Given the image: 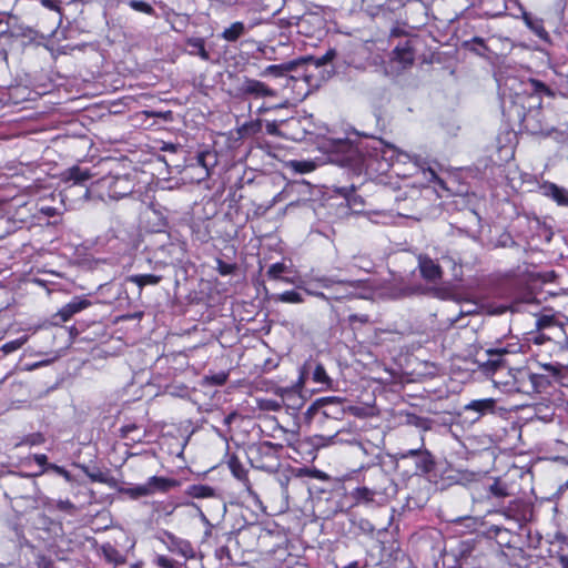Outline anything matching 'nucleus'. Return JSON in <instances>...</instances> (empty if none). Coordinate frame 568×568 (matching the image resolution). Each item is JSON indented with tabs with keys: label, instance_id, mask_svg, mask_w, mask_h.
<instances>
[{
	"label": "nucleus",
	"instance_id": "nucleus-1",
	"mask_svg": "<svg viewBox=\"0 0 568 568\" xmlns=\"http://www.w3.org/2000/svg\"><path fill=\"white\" fill-rule=\"evenodd\" d=\"M541 367L546 374L534 373L526 366L511 369L508 381L498 379L503 384V392L534 395L546 390L552 379L557 381L561 377L564 365L560 363L542 364Z\"/></svg>",
	"mask_w": 568,
	"mask_h": 568
},
{
	"label": "nucleus",
	"instance_id": "nucleus-2",
	"mask_svg": "<svg viewBox=\"0 0 568 568\" xmlns=\"http://www.w3.org/2000/svg\"><path fill=\"white\" fill-rule=\"evenodd\" d=\"M346 415L344 399L336 396L321 397L314 400L306 412L304 419L316 428H326L327 423H334L329 427V438H335L341 432V422Z\"/></svg>",
	"mask_w": 568,
	"mask_h": 568
},
{
	"label": "nucleus",
	"instance_id": "nucleus-3",
	"mask_svg": "<svg viewBox=\"0 0 568 568\" xmlns=\"http://www.w3.org/2000/svg\"><path fill=\"white\" fill-rule=\"evenodd\" d=\"M92 174L88 169L72 166L63 174L65 186L60 192L61 202L69 209H75L82 203L97 196L94 183L88 186V181Z\"/></svg>",
	"mask_w": 568,
	"mask_h": 568
},
{
	"label": "nucleus",
	"instance_id": "nucleus-4",
	"mask_svg": "<svg viewBox=\"0 0 568 568\" xmlns=\"http://www.w3.org/2000/svg\"><path fill=\"white\" fill-rule=\"evenodd\" d=\"M135 183L129 175H108L97 182L94 187L97 191V197L104 201L121 200L130 195L134 190Z\"/></svg>",
	"mask_w": 568,
	"mask_h": 568
},
{
	"label": "nucleus",
	"instance_id": "nucleus-5",
	"mask_svg": "<svg viewBox=\"0 0 568 568\" xmlns=\"http://www.w3.org/2000/svg\"><path fill=\"white\" fill-rule=\"evenodd\" d=\"M508 354V351L504 347L500 348H488L485 352L487 357L485 361L477 359L479 367L486 375H490L493 383L496 387L503 390V384L498 382L508 381L511 374V367L506 364L504 356Z\"/></svg>",
	"mask_w": 568,
	"mask_h": 568
},
{
	"label": "nucleus",
	"instance_id": "nucleus-6",
	"mask_svg": "<svg viewBox=\"0 0 568 568\" xmlns=\"http://www.w3.org/2000/svg\"><path fill=\"white\" fill-rule=\"evenodd\" d=\"M363 480L377 495L378 504L387 501L397 494V485L382 467L369 469Z\"/></svg>",
	"mask_w": 568,
	"mask_h": 568
},
{
	"label": "nucleus",
	"instance_id": "nucleus-7",
	"mask_svg": "<svg viewBox=\"0 0 568 568\" xmlns=\"http://www.w3.org/2000/svg\"><path fill=\"white\" fill-rule=\"evenodd\" d=\"M361 148L365 150L371 158L384 160L387 166L392 165L395 159L399 160L400 158L414 161L417 166L420 165L419 159L416 155L412 156L406 152L399 151L395 145L385 143L381 139H374L366 144H362Z\"/></svg>",
	"mask_w": 568,
	"mask_h": 568
},
{
	"label": "nucleus",
	"instance_id": "nucleus-8",
	"mask_svg": "<svg viewBox=\"0 0 568 568\" xmlns=\"http://www.w3.org/2000/svg\"><path fill=\"white\" fill-rule=\"evenodd\" d=\"M178 485L179 483L176 479L152 476L144 484L121 488L120 493L129 496L132 499H138L141 497L151 496L156 491H169L171 488L176 487Z\"/></svg>",
	"mask_w": 568,
	"mask_h": 568
},
{
	"label": "nucleus",
	"instance_id": "nucleus-9",
	"mask_svg": "<svg viewBox=\"0 0 568 568\" xmlns=\"http://www.w3.org/2000/svg\"><path fill=\"white\" fill-rule=\"evenodd\" d=\"M237 95L241 98L263 99L276 97V91L264 82L243 77L236 88Z\"/></svg>",
	"mask_w": 568,
	"mask_h": 568
},
{
	"label": "nucleus",
	"instance_id": "nucleus-10",
	"mask_svg": "<svg viewBox=\"0 0 568 568\" xmlns=\"http://www.w3.org/2000/svg\"><path fill=\"white\" fill-rule=\"evenodd\" d=\"M91 305V302L84 297L75 296L71 302L61 307L54 315L53 321L55 324L68 322L74 314L85 310Z\"/></svg>",
	"mask_w": 568,
	"mask_h": 568
},
{
	"label": "nucleus",
	"instance_id": "nucleus-11",
	"mask_svg": "<svg viewBox=\"0 0 568 568\" xmlns=\"http://www.w3.org/2000/svg\"><path fill=\"white\" fill-rule=\"evenodd\" d=\"M300 65L298 59L292 60L281 64H271L266 67L262 72V77H274V78H285L286 85L290 82H295V77H288L287 74L294 71Z\"/></svg>",
	"mask_w": 568,
	"mask_h": 568
},
{
	"label": "nucleus",
	"instance_id": "nucleus-12",
	"mask_svg": "<svg viewBox=\"0 0 568 568\" xmlns=\"http://www.w3.org/2000/svg\"><path fill=\"white\" fill-rule=\"evenodd\" d=\"M496 404L497 402L494 398L474 399L464 406V410L475 413L476 416L474 417V420H478L487 414H494Z\"/></svg>",
	"mask_w": 568,
	"mask_h": 568
},
{
	"label": "nucleus",
	"instance_id": "nucleus-13",
	"mask_svg": "<svg viewBox=\"0 0 568 568\" xmlns=\"http://www.w3.org/2000/svg\"><path fill=\"white\" fill-rule=\"evenodd\" d=\"M187 495L193 498H210L215 499L217 504L221 506L222 510H226V506L223 503V499L221 498L220 494L214 489L213 487L209 485L203 484H194L187 487L186 490Z\"/></svg>",
	"mask_w": 568,
	"mask_h": 568
},
{
	"label": "nucleus",
	"instance_id": "nucleus-14",
	"mask_svg": "<svg viewBox=\"0 0 568 568\" xmlns=\"http://www.w3.org/2000/svg\"><path fill=\"white\" fill-rule=\"evenodd\" d=\"M418 267L422 276L428 282H437L442 278L440 266L426 255H419Z\"/></svg>",
	"mask_w": 568,
	"mask_h": 568
},
{
	"label": "nucleus",
	"instance_id": "nucleus-15",
	"mask_svg": "<svg viewBox=\"0 0 568 568\" xmlns=\"http://www.w3.org/2000/svg\"><path fill=\"white\" fill-rule=\"evenodd\" d=\"M168 549L172 552L179 554L185 559L194 557V549L187 540L180 539L171 532H165Z\"/></svg>",
	"mask_w": 568,
	"mask_h": 568
},
{
	"label": "nucleus",
	"instance_id": "nucleus-16",
	"mask_svg": "<svg viewBox=\"0 0 568 568\" xmlns=\"http://www.w3.org/2000/svg\"><path fill=\"white\" fill-rule=\"evenodd\" d=\"M542 195L552 199L558 205L568 206V191L555 183L545 182L540 185Z\"/></svg>",
	"mask_w": 568,
	"mask_h": 568
},
{
	"label": "nucleus",
	"instance_id": "nucleus-17",
	"mask_svg": "<svg viewBox=\"0 0 568 568\" xmlns=\"http://www.w3.org/2000/svg\"><path fill=\"white\" fill-rule=\"evenodd\" d=\"M351 498L354 500V506L378 503L377 495L373 493L372 487L367 486L365 483L363 486L356 487L351 491Z\"/></svg>",
	"mask_w": 568,
	"mask_h": 568
},
{
	"label": "nucleus",
	"instance_id": "nucleus-18",
	"mask_svg": "<svg viewBox=\"0 0 568 568\" xmlns=\"http://www.w3.org/2000/svg\"><path fill=\"white\" fill-rule=\"evenodd\" d=\"M417 292L416 288L405 284L403 280L396 281L386 287L385 296L392 300L402 298L405 296L414 295Z\"/></svg>",
	"mask_w": 568,
	"mask_h": 568
},
{
	"label": "nucleus",
	"instance_id": "nucleus-19",
	"mask_svg": "<svg viewBox=\"0 0 568 568\" xmlns=\"http://www.w3.org/2000/svg\"><path fill=\"white\" fill-rule=\"evenodd\" d=\"M248 31V28L241 21L233 22L222 33L221 38L227 42H235Z\"/></svg>",
	"mask_w": 568,
	"mask_h": 568
},
{
	"label": "nucleus",
	"instance_id": "nucleus-20",
	"mask_svg": "<svg viewBox=\"0 0 568 568\" xmlns=\"http://www.w3.org/2000/svg\"><path fill=\"white\" fill-rule=\"evenodd\" d=\"M189 53L199 55L202 60H210V53L205 49V41L202 38H190L186 41Z\"/></svg>",
	"mask_w": 568,
	"mask_h": 568
},
{
	"label": "nucleus",
	"instance_id": "nucleus-21",
	"mask_svg": "<svg viewBox=\"0 0 568 568\" xmlns=\"http://www.w3.org/2000/svg\"><path fill=\"white\" fill-rule=\"evenodd\" d=\"M335 57H336L335 49H329L322 57L316 58V57L307 55V57L300 58L298 62H300V65L310 63L316 68H320V67H323V65L329 63Z\"/></svg>",
	"mask_w": 568,
	"mask_h": 568
},
{
	"label": "nucleus",
	"instance_id": "nucleus-22",
	"mask_svg": "<svg viewBox=\"0 0 568 568\" xmlns=\"http://www.w3.org/2000/svg\"><path fill=\"white\" fill-rule=\"evenodd\" d=\"M162 277L160 275L154 274H136L131 275L126 278V281L134 283L139 286L141 291L145 285H156L161 282Z\"/></svg>",
	"mask_w": 568,
	"mask_h": 568
},
{
	"label": "nucleus",
	"instance_id": "nucleus-23",
	"mask_svg": "<svg viewBox=\"0 0 568 568\" xmlns=\"http://www.w3.org/2000/svg\"><path fill=\"white\" fill-rule=\"evenodd\" d=\"M229 468L235 478H237L239 480L245 481V483L248 481L247 470L245 469V467L242 465V463L240 462V459L237 457L232 456L230 458Z\"/></svg>",
	"mask_w": 568,
	"mask_h": 568
},
{
	"label": "nucleus",
	"instance_id": "nucleus-24",
	"mask_svg": "<svg viewBox=\"0 0 568 568\" xmlns=\"http://www.w3.org/2000/svg\"><path fill=\"white\" fill-rule=\"evenodd\" d=\"M527 91H529L531 94L537 95H548L552 97L554 92L548 88L544 82L535 79H529L526 83Z\"/></svg>",
	"mask_w": 568,
	"mask_h": 568
},
{
	"label": "nucleus",
	"instance_id": "nucleus-25",
	"mask_svg": "<svg viewBox=\"0 0 568 568\" xmlns=\"http://www.w3.org/2000/svg\"><path fill=\"white\" fill-rule=\"evenodd\" d=\"M102 552L104 558L111 564H123L125 561L123 555L111 544L102 546Z\"/></svg>",
	"mask_w": 568,
	"mask_h": 568
},
{
	"label": "nucleus",
	"instance_id": "nucleus-26",
	"mask_svg": "<svg viewBox=\"0 0 568 568\" xmlns=\"http://www.w3.org/2000/svg\"><path fill=\"white\" fill-rule=\"evenodd\" d=\"M316 281L325 288L332 287L334 284H337L338 286L347 285V286L357 288V287H361L364 283L363 281H337V280H334L332 277H326V276L316 278Z\"/></svg>",
	"mask_w": 568,
	"mask_h": 568
},
{
	"label": "nucleus",
	"instance_id": "nucleus-27",
	"mask_svg": "<svg viewBox=\"0 0 568 568\" xmlns=\"http://www.w3.org/2000/svg\"><path fill=\"white\" fill-rule=\"evenodd\" d=\"M432 456L427 450H422L420 454L416 458V469L422 473H428L433 468Z\"/></svg>",
	"mask_w": 568,
	"mask_h": 568
},
{
	"label": "nucleus",
	"instance_id": "nucleus-28",
	"mask_svg": "<svg viewBox=\"0 0 568 568\" xmlns=\"http://www.w3.org/2000/svg\"><path fill=\"white\" fill-rule=\"evenodd\" d=\"M78 467L91 479V481L102 483V484L108 481V475L98 468L91 469L87 465H78Z\"/></svg>",
	"mask_w": 568,
	"mask_h": 568
},
{
	"label": "nucleus",
	"instance_id": "nucleus-29",
	"mask_svg": "<svg viewBox=\"0 0 568 568\" xmlns=\"http://www.w3.org/2000/svg\"><path fill=\"white\" fill-rule=\"evenodd\" d=\"M395 59L398 60L404 67L407 64H412L414 61V54L407 45L405 47H397L394 50Z\"/></svg>",
	"mask_w": 568,
	"mask_h": 568
},
{
	"label": "nucleus",
	"instance_id": "nucleus-30",
	"mask_svg": "<svg viewBox=\"0 0 568 568\" xmlns=\"http://www.w3.org/2000/svg\"><path fill=\"white\" fill-rule=\"evenodd\" d=\"M227 378L229 374L225 372L209 374L204 376V384L211 386H222L226 383Z\"/></svg>",
	"mask_w": 568,
	"mask_h": 568
},
{
	"label": "nucleus",
	"instance_id": "nucleus-31",
	"mask_svg": "<svg viewBox=\"0 0 568 568\" xmlns=\"http://www.w3.org/2000/svg\"><path fill=\"white\" fill-rule=\"evenodd\" d=\"M313 381L322 385H329L331 378L328 377L325 367L322 364H316L313 371Z\"/></svg>",
	"mask_w": 568,
	"mask_h": 568
},
{
	"label": "nucleus",
	"instance_id": "nucleus-32",
	"mask_svg": "<svg viewBox=\"0 0 568 568\" xmlns=\"http://www.w3.org/2000/svg\"><path fill=\"white\" fill-rule=\"evenodd\" d=\"M526 24L537 34L539 38H545L547 36V31L542 27L539 20H532L528 14L524 16Z\"/></svg>",
	"mask_w": 568,
	"mask_h": 568
},
{
	"label": "nucleus",
	"instance_id": "nucleus-33",
	"mask_svg": "<svg viewBox=\"0 0 568 568\" xmlns=\"http://www.w3.org/2000/svg\"><path fill=\"white\" fill-rule=\"evenodd\" d=\"M128 3L130 6V8H132L135 11L143 12V13H146V14H153L154 13L153 7L150 3L145 2V1H142V0H130Z\"/></svg>",
	"mask_w": 568,
	"mask_h": 568
},
{
	"label": "nucleus",
	"instance_id": "nucleus-34",
	"mask_svg": "<svg viewBox=\"0 0 568 568\" xmlns=\"http://www.w3.org/2000/svg\"><path fill=\"white\" fill-rule=\"evenodd\" d=\"M44 440L45 439L42 434L34 433V434H30V435H27L26 437H23L22 440L17 444V446H21V445L37 446V445L43 444Z\"/></svg>",
	"mask_w": 568,
	"mask_h": 568
},
{
	"label": "nucleus",
	"instance_id": "nucleus-35",
	"mask_svg": "<svg viewBox=\"0 0 568 568\" xmlns=\"http://www.w3.org/2000/svg\"><path fill=\"white\" fill-rule=\"evenodd\" d=\"M287 270L286 265L283 263H274L267 270V276L272 280H281L282 274Z\"/></svg>",
	"mask_w": 568,
	"mask_h": 568
},
{
	"label": "nucleus",
	"instance_id": "nucleus-36",
	"mask_svg": "<svg viewBox=\"0 0 568 568\" xmlns=\"http://www.w3.org/2000/svg\"><path fill=\"white\" fill-rule=\"evenodd\" d=\"M278 301L284 303H302L304 300L302 295L295 291H285L278 296Z\"/></svg>",
	"mask_w": 568,
	"mask_h": 568
},
{
	"label": "nucleus",
	"instance_id": "nucleus-37",
	"mask_svg": "<svg viewBox=\"0 0 568 568\" xmlns=\"http://www.w3.org/2000/svg\"><path fill=\"white\" fill-rule=\"evenodd\" d=\"M33 459H34V462H36L39 466H42V467H45V468H44V469H42V470H40V471H39V473H37V474H24V475H23V477H26V478H30V477H34V476H40V475H42V474L45 471V469H48V465H50V464L48 463V457H47V455H44V454H36V455H33Z\"/></svg>",
	"mask_w": 568,
	"mask_h": 568
},
{
	"label": "nucleus",
	"instance_id": "nucleus-38",
	"mask_svg": "<svg viewBox=\"0 0 568 568\" xmlns=\"http://www.w3.org/2000/svg\"><path fill=\"white\" fill-rule=\"evenodd\" d=\"M26 342L27 337H21L3 344L1 349L4 354H9L19 349Z\"/></svg>",
	"mask_w": 568,
	"mask_h": 568
},
{
	"label": "nucleus",
	"instance_id": "nucleus-39",
	"mask_svg": "<svg viewBox=\"0 0 568 568\" xmlns=\"http://www.w3.org/2000/svg\"><path fill=\"white\" fill-rule=\"evenodd\" d=\"M407 423L423 429L429 428V420L427 418H423L414 414H409L407 416Z\"/></svg>",
	"mask_w": 568,
	"mask_h": 568
},
{
	"label": "nucleus",
	"instance_id": "nucleus-40",
	"mask_svg": "<svg viewBox=\"0 0 568 568\" xmlns=\"http://www.w3.org/2000/svg\"><path fill=\"white\" fill-rule=\"evenodd\" d=\"M489 491L498 498H503L508 496V491L505 485L500 484L499 480H495L494 484L489 486Z\"/></svg>",
	"mask_w": 568,
	"mask_h": 568
},
{
	"label": "nucleus",
	"instance_id": "nucleus-41",
	"mask_svg": "<svg viewBox=\"0 0 568 568\" xmlns=\"http://www.w3.org/2000/svg\"><path fill=\"white\" fill-rule=\"evenodd\" d=\"M48 469L53 470L55 474L62 476L68 483L73 481L72 475L62 466L50 464L48 465Z\"/></svg>",
	"mask_w": 568,
	"mask_h": 568
},
{
	"label": "nucleus",
	"instance_id": "nucleus-42",
	"mask_svg": "<svg viewBox=\"0 0 568 568\" xmlns=\"http://www.w3.org/2000/svg\"><path fill=\"white\" fill-rule=\"evenodd\" d=\"M234 270H235L234 264L225 263L222 260H217V272L221 275H230L234 272Z\"/></svg>",
	"mask_w": 568,
	"mask_h": 568
},
{
	"label": "nucleus",
	"instance_id": "nucleus-43",
	"mask_svg": "<svg viewBox=\"0 0 568 568\" xmlns=\"http://www.w3.org/2000/svg\"><path fill=\"white\" fill-rule=\"evenodd\" d=\"M155 564L160 568H175V561L163 555L155 558Z\"/></svg>",
	"mask_w": 568,
	"mask_h": 568
},
{
	"label": "nucleus",
	"instance_id": "nucleus-44",
	"mask_svg": "<svg viewBox=\"0 0 568 568\" xmlns=\"http://www.w3.org/2000/svg\"><path fill=\"white\" fill-rule=\"evenodd\" d=\"M40 3L49 10L57 11L60 16L62 14L60 0H40Z\"/></svg>",
	"mask_w": 568,
	"mask_h": 568
},
{
	"label": "nucleus",
	"instance_id": "nucleus-45",
	"mask_svg": "<svg viewBox=\"0 0 568 568\" xmlns=\"http://www.w3.org/2000/svg\"><path fill=\"white\" fill-rule=\"evenodd\" d=\"M57 508L61 511H67L72 514L75 510V506L73 503H71L69 499L65 500H58L57 501Z\"/></svg>",
	"mask_w": 568,
	"mask_h": 568
},
{
	"label": "nucleus",
	"instance_id": "nucleus-46",
	"mask_svg": "<svg viewBox=\"0 0 568 568\" xmlns=\"http://www.w3.org/2000/svg\"><path fill=\"white\" fill-rule=\"evenodd\" d=\"M555 322L554 316L549 315H542L537 320V327L538 328H546L550 327Z\"/></svg>",
	"mask_w": 568,
	"mask_h": 568
},
{
	"label": "nucleus",
	"instance_id": "nucleus-47",
	"mask_svg": "<svg viewBox=\"0 0 568 568\" xmlns=\"http://www.w3.org/2000/svg\"><path fill=\"white\" fill-rule=\"evenodd\" d=\"M37 567L38 568H54L53 561L45 557V556H39L37 559Z\"/></svg>",
	"mask_w": 568,
	"mask_h": 568
},
{
	"label": "nucleus",
	"instance_id": "nucleus-48",
	"mask_svg": "<svg viewBox=\"0 0 568 568\" xmlns=\"http://www.w3.org/2000/svg\"><path fill=\"white\" fill-rule=\"evenodd\" d=\"M209 155L207 152H200L197 155H196V162L199 165H201L203 169H204V178L209 176V169H207V165L205 163V159L206 156Z\"/></svg>",
	"mask_w": 568,
	"mask_h": 568
},
{
	"label": "nucleus",
	"instance_id": "nucleus-49",
	"mask_svg": "<svg viewBox=\"0 0 568 568\" xmlns=\"http://www.w3.org/2000/svg\"><path fill=\"white\" fill-rule=\"evenodd\" d=\"M40 212L45 215V216H49V217H52V216H55V215H59L60 212L57 207H53V206H49V205H42L40 207Z\"/></svg>",
	"mask_w": 568,
	"mask_h": 568
},
{
	"label": "nucleus",
	"instance_id": "nucleus-50",
	"mask_svg": "<svg viewBox=\"0 0 568 568\" xmlns=\"http://www.w3.org/2000/svg\"><path fill=\"white\" fill-rule=\"evenodd\" d=\"M266 132L270 135H280L278 124L276 121L267 122L265 125Z\"/></svg>",
	"mask_w": 568,
	"mask_h": 568
},
{
	"label": "nucleus",
	"instance_id": "nucleus-51",
	"mask_svg": "<svg viewBox=\"0 0 568 568\" xmlns=\"http://www.w3.org/2000/svg\"><path fill=\"white\" fill-rule=\"evenodd\" d=\"M332 426H334V423H327L326 428H321L322 430L326 432V434H323L320 436L321 439L326 440L325 445L332 443L334 439V438L328 437L329 435H332V433L329 432V427H332Z\"/></svg>",
	"mask_w": 568,
	"mask_h": 568
},
{
	"label": "nucleus",
	"instance_id": "nucleus-52",
	"mask_svg": "<svg viewBox=\"0 0 568 568\" xmlns=\"http://www.w3.org/2000/svg\"><path fill=\"white\" fill-rule=\"evenodd\" d=\"M274 449V445L270 442H265L260 445L258 450L265 455H268Z\"/></svg>",
	"mask_w": 568,
	"mask_h": 568
},
{
	"label": "nucleus",
	"instance_id": "nucleus-53",
	"mask_svg": "<svg viewBox=\"0 0 568 568\" xmlns=\"http://www.w3.org/2000/svg\"><path fill=\"white\" fill-rule=\"evenodd\" d=\"M423 449L420 448H417V449H409L407 450L406 453H403L402 454V458H408V457H415L417 458V456L420 454Z\"/></svg>",
	"mask_w": 568,
	"mask_h": 568
},
{
	"label": "nucleus",
	"instance_id": "nucleus-54",
	"mask_svg": "<svg viewBox=\"0 0 568 568\" xmlns=\"http://www.w3.org/2000/svg\"><path fill=\"white\" fill-rule=\"evenodd\" d=\"M278 483H280V486H281L283 493H286L287 491V486H288V483H290V477L288 476L280 477L278 478Z\"/></svg>",
	"mask_w": 568,
	"mask_h": 568
},
{
	"label": "nucleus",
	"instance_id": "nucleus-55",
	"mask_svg": "<svg viewBox=\"0 0 568 568\" xmlns=\"http://www.w3.org/2000/svg\"><path fill=\"white\" fill-rule=\"evenodd\" d=\"M361 528H362L364 531H366V532H373V530H374L373 525H372L369 521H367V520H363V521L361 523Z\"/></svg>",
	"mask_w": 568,
	"mask_h": 568
},
{
	"label": "nucleus",
	"instance_id": "nucleus-56",
	"mask_svg": "<svg viewBox=\"0 0 568 568\" xmlns=\"http://www.w3.org/2000/svg\"><path fill=\"white\" fill-rule=\"evenodd\" d=\"M349 320L353 322V321H358L361 323H367L369 320H368V316L367 315H351L349 316Z\"/></svg>",
	"mask_w": 568,
	"mask_h": 568
},
{
	"label": "nucleus",
	"instance_id": "nucleus-57",
	"mask_svg": "<svg viewBox=\"0 0 568 568\" xmlns=\"http://www.w3.org/2000/svg\"><path fill=\"white\" fill-rule=\"evenodd\" d=\"M216 555H217V557H219L220 559H222L224 555H225V556H227V557H230L229 548H227L226 546H223V547L219 548V549L216 550Z\"/></svg>",
	"mask_w": 568,
	"mask_h": 568
},
{
	"label": "nucleus",
	"instance_id": "nucleus-58",
	"mask_svg": "<svg viewBox=\"0 0 568 568\" xmlns=\"http://www.w3.org/2000/svg\"><path fill=\"white\" fill-rule=\"evenodd\" d=\"M558 562L561 568H568V555H559Z\"/></svg>",
	"mask_w": 568,
	"mask_h": 568
},
{
	"label": "nucleus",
	"instance_id": "nucleus-59",
	"mask_svg": "<svg viewBox=\"0 0 568 568\" xmlns=\"http://www.w3.org/2000/svg\"><path fill=\"white\" fill-rule=\"evenodd\" d=\"M306 292L308 294H311V295H314V296L318 297V298L327 300L326 295L324 293H322V292H312L310 290H306Z\"/></svg>",
	"mask_w": 568,
	"mask_h": 568
},
{
	"label": "nucleus",
	"instance_id": "nucleus-60",
	"mask_svg": "<svg viewBox=\"0 0 568 568\" xmlns=\"http://www.w3.org/2000/svg\"><path fill=\"white\" fill-rule=\"evenodd\" d=\"M162 150L170 151V152H175L176 151V145H174V144H166V145L163 146Z\"/></svg>",
	"mask_w": 568,
	"mask_h": 568
},
{
	"label": "nucleus",
	"instance_id": "nucleus-61",
	"mask_svg": "<svg viewBox=\"0 0 568 568\" xmlns=\"http://www.w3.org/2000/svg\"><path fill=\"white\" fill-rule=\"evenodd\" d=\"M474 42L484 44V40L481 38H474Z\"/></svg>",
	"mask_w": 568,
	"mask_h": 568
},
{
	"label": "nucleus",
	"instance_id": "nucleus-62",
	"mask_svg": "<svg viewBox=\"0 0 568 568\" xmlns=\"http://www.w3.org/2000/svg\"><path fill=\"white\" fill-rule=\"evenodd\" d=\"M9 221L4 217V216H0V226L3 224V223H8Z\"/></svg>",
	"mask_w": 568,
	"mask_h": 568
},
{
	"label": "nucleus",
	"instance_id": "nucleus-63",
	"mask_svg": "<svg viewBox=\"0 0 568 568\" xmlns=\"http://www.w3.org/2000/svg\"><path fill=\"white\" fill-rule=\"evenodd\" d=\"M565 347L568 348V337H566V341H565Z\"/></svg>",
	"mask_w": 568,
	"mask_h": 568
},
{
	"label": "nucleus",
	"instance_id": "nucleus-64",
	"mask_svg": "<svg viewBox=\"0 0 568 568\" xmlns=\"http://www.w3.org/2000/svg\"><path fill=\"white\" fill-rule=\"evenodd\" d=\"M565 486L568 488V480L565 483Z\"/></svg>",
	"mask_w": 568,
	"mask_h": 568
}]
</instances>
